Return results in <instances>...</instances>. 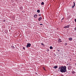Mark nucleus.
Listing matches in <instances>:
<instances>
[{
	"label": "nucleus",
	"instance_id": "27",
	"mask_svg": "<svg viewBox=\"0 0 76 76\" xmlns=\"http://www.w3.org/2000/svg\"><path fill=\"white\" fill-rule=\"evenodd\" d=\"M68 69H69V67H68Z\"/></svg>",
	"mask_w": 76,
	"mask_h": 76
},
{
	"label": "nucleus",
	"instance_id": "5",
	"mask_svg": "<svg viewBox=\"0 0 76 76\" xmlns=\"http://www.w3.org/2000/svg\"><path fill=\"white\" fill-rule=\"evenodd\" d=\"M58 42H62V41H61V39H59L58 41Z\"/></svg>",
	"mask_w": 76,
	"mask_h": 76
},
{
	"label": "nucleus",
	"instance_id": "13",
	"mask_svg": "<svg viewBox=\"0 0 76 76\" xmlns=\"http://www.w3.org/2000/svg\"><path fill=\"white\" fill-rule=\"evenodd\" d=\"M50 49H51H51H53V47H52V46H50Z\"/></svg>",
	"mask_w": 76,
	"mask_h": 76
},
{
	"label": "nucleus",
	"instance_id": "17",
	"mask_svg": "<svg viewBox=\"0 0 76 76\" xmlns=\"http://www.w3.org/2000/svg\"><path fill=\"white\" fill-rule=\"evenodd\" d=\"M39 16H41V14H39Z\"/></svg>",
	"mask_w": 76,
	"mask_h": 76
},
{
	"label": "nucleus",
	"instance_id": "18",
	"mask_svg": "<svg viewBox=\"0 0 76 76\" xmlns=\"http://www.w3.org/2000/svg\"><path fill=\"white\" fill-rule=\"evenodd\" d=\"M23 50H25V48L24 47V48H23Z\"/></svg>",
	"mask_w": 76,
	"mask_h": 76
},
{
	"label": "nucleus",
	"instance_id": "11",
	"mask_svg": "<svg viewBox=\"0 0 76 76\" xmlns=\"http://www.w3.org/2000/svg\"><path fill=\"white\" fill-rule=\"evenodd\" d=\"M72 73H73V74H74L75 73H76V72H75V71H72Z\"/></svg>",
	"mask_w": 76,
	"mask_h": 76
},
{
	"label": "nucleus",
	"instance_id": "10",
	"mask_svg": "<svg viewBox=\"0 0 76 76\" xmlns=\"http://www.w3.org/2000/svg\"><path fill=\"white\" fill-rule=\"evenodd\" d=\"M37 13H39L40 12V10H37Z\"/></svg>",
	"mask_w": 76,
	"mask_h": 76
},
{
	"label": "nucleus",
	"instance_id": "24",
	"mask_svg": "<svg viewBox=\"0 0 76 76\" xmlns=\"http://www.w3.org/2000/svg\"><path fill=\"white\" fill-rule=\"evenodd\" d=\"M40 25H42V24H40Z\"/></svg>",
	"mask_w": 76,
	"mask_h": 76
},
{
	"label": "nucleus",
	"instance_id": "19",
	"mask_svg": "<svg viewBox=\"0 0 76 76\" xmlns=\"http://www.w3.org/2000/svg\"><path fill=\"white\" fill-rule=\"evenodd\" d=\"M41 44H42V45H43V46H44V44H43V43H42Z\"/></svg>",
	"mask_w": 76,
	"mask_h": 76
},
{
	"label": "nucleus",
	"instance_id": "8",
	"mask_svg": "<svg viewBox=\"0 0 76 76\" xmlns=\"http://www.w3.org/2000/svg\"><path fill=\"white\" fill-rule=\"evenodd\" d=\"M54 69H57V68H58V66H54Z\"/></svg>",
	"mask_w": 76,
	"mask_h": 76
},
{
	"label": "nucleus",
	"instance_id": "21",
	"mask_svg": "<svg viewBox=\"0 0 76 76\" xmlns=\"http://www.w3.org/2000/svg\"><path fill=\"white\" fill-rule=\"evenodd\" d=\"M63 19H64V18H63L62 19H61V20H63Z\"/></svg>",
	"mask_w": 76,
	"mask_h": 76
},
{
	"label": "nucleus",
	"instance_id": "14",
	"mask_svg": "<svg viewBox=\"0 0 76 76\" xmlns=\"http://www.w3.org/2000/svg\"><path fill=\"white\" fill-rule=\"evenodd\" d=\"M61 69V66H60L59 67V70H60V69Z\"/></svg>",
	"mask_w": 76,
	"mask_h": 76
},
{
	"label": "nucleus",
	"instance_id": "15",
	"mask_svg": "<svg viewBox=\"0 0 76 76\" xmlns=\"http://www.w3.org/2000/svg\"><path fill=\"white\" fill-rule=\"evenodd\" d=\"M43 69H44L45 70V68L44 67H43Z\"/></svg>",
	"mask_w": 76,
	"mask_h": 76
},
{
	"label": "nucleus",
	"instance_id": "20",
	"mask_svg": "<svg viewBox=\"0 0 76 76\" xmlns=\"http://www.w3.org/2000/svg\"><path fill=\"white\" fill-rule=\"evenodd\" d=\"M75 31H76V27L75 28Z\"/></svg>",
	"mask_w": 76,
	"mask_h": 76
},
{
	"label": "nucleus",
	"instance_id": "26",
	"mask_svg": "<svg viewBox=\"0 0 76 76\" xmlns=\"http://www.w3.org/2000/svg\"><path fill=\"white\" fill-rule=\"evenodd\" d=\"M61 22H63V21H61Z\"/></svg>",
	"mask_w": 76,
	"mask_h": 76
},
{
	"label": "nucleus",
	"instance_id": "4",
	"mask_svg": "<svg viewBox=\"0 0 76 76\" xmlns=\"http://www.w3.org/2000/svg\"><path fill=\"white\" fill-rule=\"evenodd\" d=\"M73 3L74 4V5L72 6V8H74V7L75 6V2H73Z\"/></svg>",
	"mask_w": 76,
	"mask_h": 76
},
{
	"label": "nucleus",
	"instance_id": "9",
	"mask_svg": "<svg viewBox=\"0 0 76 76\" xmlns=\"http://www.w3.org/2000/svg\"><path fill=\"white\" fill-rule=\"evenodd\" d=\"M69 40L70 41H72V38H69Z\"/></svg>",
	"mask_w": 76,
	"mask_h": 76
},
{
	"label": "nucleus",
	"instance_id": "23",
	"mask_svg": "<svg viewBox=\"0 0 76 76\" xmlns=\"http://www.w3.org/2000/svg\"><path fill=\"white\" fill-rule=\"evenodd\" d=\"M75 22H76V19H75Z\"/></svg>",
	"mask_w": 76,
	"mask_h": 76
},
{
	"label": "nucleus",
	"instance_id": "7",
	"mask_svg": "<svg viewBox=\"0 0 76 76\" xmlns=\"http://www.w3.org/2000/svg\"><path fill=\"white\" fill-rule=\"evenodd\" d=\"M37 14H35V15H34V18H37Z\"/></svg>",
	"mask_w": 76,
	"mask_h": 76
},
{
	"label": "nucleus",
	"instance_id": "3",
	"mask_svg": "<svg viewBox=\"0 0 76 76\" xmlns=\"http://www.w3.org/2000/svg\"><path fill=\"white\" fill-rule=\"evenodd\" d=\"M31 44H27L26 46L27 48H29V47H30L31 46Z\"/></svg>",
	"mask_w": 76,
	"mask_h": 76
},
{
	"label": "nucleus",
	"instance_id": "2",
	"mask_svg": "<svg viewBox=\"0 0 76 76\" xmlns=\"http://www.w3.org/2000/svg\"><path fill=\"white\" fill-rule=\"evenodd\" d=\"M70 26V25H67V26H66L64 27V28H65V29H66V28H69Z\"/></svg>",
	"mask_w": 76,
	"mask_h": 76
},
{
	"label": "nucleus",
	"instance_id": "1",
	"mask_svg": "<svg viewBox=\"0 0 76 76\" xmlns=\"http://www.w3.org/2000/svg\"><path fill=\"white\" fill-rule=\"evenodd\" d=\"M66 66H62L61 67V69L60 70H58V71H60L61 72V73H65V72H66Z\"/></svg>",
	"mask_w": 76,
	"mask_h": 76
},
{
	"label": "nucleus",
	"instance_id": "25",
	"mask_svg": "<svg viewBox=\"0 0 76 76\" xmlns=\"http://www.w3.org/2000/svg\"><path fill=\"white\" fill-rule=\"evenodd\" d=\"M75 65H76V63H75Z\"/></svg>",
	"mask_w": 76,
	"mask_h": 76
},
{
	"label": "nucleus",
	"instance_id": "6",
	"mask_svg": "<svg viewBox=\"0 0 76 76\" xmlns=\"http://www.w3.org/2000/svg\"><path fill=\"white\" fill-rule=\"evenodd\" d=\"M41 19H42V17H39L38 19L39 21H40V20H41Z\"/></svg>",
	"mask_w": 76,
	"mask_h": 76
},
{
	"label": "nucleus",
	"instance_id": "12",
	"mask_svg": "<svg viewBox=\"0 0 76 76\" xmlns=\"http://www.w3.org/2000/svg\"><path fill=\"white\" fill-rule=\"evenodd\" d=\"M42 5H44V2H42L41 3Z\"/></svg>",
	"mask_w": 76,
	"mask_h": 76
},
{
	"label": "nucleus",
	"instance_id": "16",
	"mask_svg": "<svg viewBox=\"0 0 76 76\" xmlns=\"http://www.w3.org/2000/svg\"><path fill=\"white\" fill-rule=\"evenodd\" d=\"M69 68H70V69H72V67H71V66H69Z\"/></svg>",
	"mask_w": 76,
	"mask_h": 76
},
{
	"label": "nucleus",
	"instance_id": "22",
	"mask_svg": "<svg viewBox=\"0 0 76 76\" xmlns=\"http://www.w3.org/2000/svg\"><path fill=\"white\" fill-rule=\"evenodd\" d=\"M57 51H58V52H60V50H58Z\"/></svg>",
	"mask_w": 76,
	"mask_h": 76
}]
</instances>
